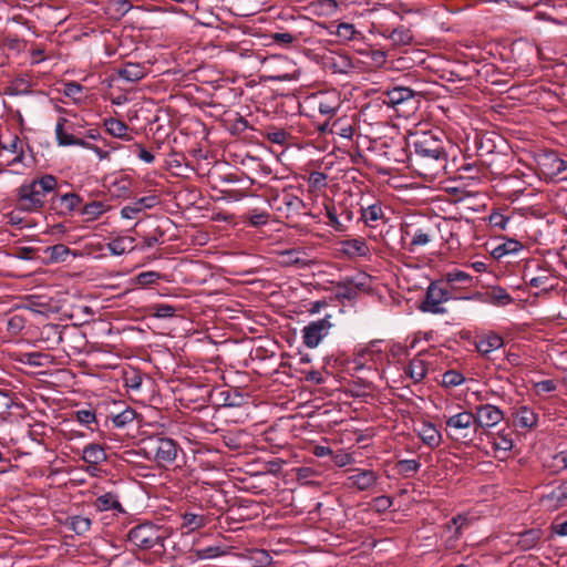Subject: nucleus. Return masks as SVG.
I'll use <instances>...</instances> for the list:
<instances>
[{
	"label": "nucleus",
	"instance_id": "obj_18",
	"mask_svg": "<svg viewBox=\"0 0 567 567\" xmlns=\"http://www.w3.org/2000/svg\"><path fill=\"white\" fill-rule=\"evenodd\" d=\"M395 462V471L399 475L410 477L414 475L421 467V463L415 458H402L401 452L394 451L393 457Z\"/></svg>",
	"mask_w": 567,
	"mask_h": 567
},
{
	"label": "nucleus",
	"instance_id": "obj_24",
	"mask_svg": "<svg viewBox=\"0 0 567 567\" xmlns=\"http://www.w3.org/2000/svg\"><path fill=\"white\" fill-rule=\"evenodd\" d=\"M504 344V341L501 336L496 333H491L488 336L482 337L476 342V349L482 354L487 357L493 351L499 349Z\"/></svg>",
	"mask_w": 567,
	"mask_h": 567
},
{
	"label": "nucleus",
	"instance_id": "obj_21",
	"mask_svg": "<svg viewBox=\"0 0 567 567\" xmlns=\"http://www.w3.org/2000/svg\"><path fill=\"white\" fill-rule=\"evenodd\" d=\"M416 65V60L412 58L408 50L394 51L392 49V74L400 71H408Z\"/></svg>",
	"mask_w": 567,
	"mask_h": 567
},
{
	"label": "nucleus",
	"instance_id": "obj_61",
	"mask_svg": "<svg viewBox=\"0 0 567 567\" xmlns=\"http://www.w3.org/2000/svg\"><path fill=\"white\" fill-rule=\"evenodd\" d=\"M288 133L285 130H275L268 133V140L275 144L282 145L287 142Z\"/></svg>",
	"mask_w": 567,
	"mask_h": 567
},
{
	"label": "nucleus",
	"instance_id": "obj_62",
	"mask_svg": "<svg viewBox=\"0 0 567 567\" xmlns=\"http://www.w3.org/2000/svg\"><path fill=\"white\" fill-rule=\"evenodd\" d=\"M134 147L136 148L137 157L144 163L152 164L155 161L154 155L151 152H148L143 145L134 144Z\"/></svg>",
	"mask_w": 567,
	"mask_h": 567
},
{
	"label": "nucleus",
	"instance_id": "obj_41",
	"mask_svg": "<svg viewBox=\"0 0 567 567\" xmlns=\"http://www.w3.org/2000/svg\"><path fill=\"white\" fill-rule=\"evenodd\" d=\"M183 518L184 525L188 527L190 530H195L203 527L206 520L203 515H197L194 513H185Z\"/></svg>",
	"mask_w": 567,
	"mask_h": 567
},
{
	"label": "nucleus",
	"instance_id": "obj_26",
	"mask_svg": "<svg viewBox=\"0 0 567 567\" xmlns=\"http://www.w3.org/2000/svg\"><path fill=\"white\" fill-rule=\"evenodd\" d=\"M18 361L30 367H45L51 363L52 357L40 351L23 352L20 353Z\"/></svg>",
	"mask_w": 567,
	"mask_h": 567
},
{
	"label": "nucleus",
	"instance_id": "obj_2",
	"mask_svg": "<svg viewBox=\"0 0 567 567\" xmlns=\"http://www.w3.org/2000/svg\"><path fill=\"white\" fill-rule=\"evenodd\" d=\"M414 78L410 72L403 75L392 74V122L403 120L408 123L411 118L415 122V112L419 109V99L415 90L410 85Z\"/></svg>",
	"mask_w": 567,
	"mask_h": 567
},
{
	"label": "nucleus",
	"instance_id": "obj_23",
	"mask_svg": "<svg viewBox=\"0 0 567 567\" xmlns=\"http://www.w3.org/2000/svg\"><path fill=\"white\" fill-rule=\"evenodd\" d=\"M104 126L109 134H111L114 137L124 140V141H131L133 140V136L128 134V125L117 118L109 117L104 120Z\"/></svg>",
	"mask_w": 567,
	"mask_h": 567
},
{
	"label": "nucleus",
	"instance_id": "obj_60",
	"mask_svg": "<svg viewBox=\"0 0 567 567\" xmlns=\"http://www.w3.org/2000/svg\"><path fill=\"white\" fill-rule=\"evenodd\" d=\"M96 416L92 410H79L76 412V420L84 425H89L95 421Z\"/></svg>",
	"mask_w": 567,
	"mask_h": 567
},
{
	"label": "nucleus",
	"instance_id": "obj_56",
	"mask_svg": "<svg viewBox=\"0 0 567 567\" xmlns=\"http://www.w3.org/2000/svg\"><path fill=\"white\" fill-rule=\"evenodd\" d=\"M492 296H493L494 301L497 305L504 306V305H508L509 302H512V297L504 288H501V287L494 288Z\"/></svg>",
	"mask_w": 567,
	"mask_h": 567
},
{
	"label": "nucleus",
	"instance_id": "obj_50",
	"mask_svg": "<svg viewBox=\"0 0 567 567\" xmlns=\"http://www.w3.org/2000/svg\"><path fill=\"white\" fill-rule=\"evenodd\" d=\"M546 159L549 162L548 165L550 166L551 173L555 175L561 174L567 169V162L554 154L548 155Z\"/></svg>",
	"mask_w": 567,
	"mask_h": 567
},
{
	"label": "nucleus",
	"instance_id": "obj_39",
	"mask_svg": "<svg viewBox=\"0 0 567 567\" xmlns=\"http://www.w3.org/2000/svg\"><path fill=\"white\" fill-rule=\"evenodd\" d=\"M393 219L398 220L396 226L400 227V234H401L400 244H401L402 248H405L409 245L408 238L409 237L412 238V236H413V234H412L413 224L405 221L403 219V217H401V216H395ZM394 225L392 224V227Z\"/></svg>",
	"mask_w": 567,
	"mask_h": 567
},
{
	"label": "nucleus",
	"instance_id": "obj_8",
	"mask_svg": "<svg viewBox=\"0 0 567 567\" xmlns=\"http://www.w3.org/2000/svg\"><path fill=\"white\" fill-rule=\"evenodd\" d=\"M331 327L330 316L309 322L301 330L303 344L310 349L318 347L321 340L329 334Z\"/></svg>",
	"mask_w": 567,
	"mask_h": 567
},
{
	"label": "nucleus",
	"instance_id": "obj_45",
	"mask_svg": "<svg viewBox=\"0 0 567 567\" xmlns=\"http://www.w3.org/2000/svg\"><path fill=\"white\" fill-rule=\"evenodd\" d=\"M161 278L162 275L157 271H143L136 276L135 280L137 285L145 287L155 284Z\"/></svg>",
	"mask_w": 567,
	"mask_h": 567
},
{
	"label": "nucleus",
	"instance_id": "obj_54",
	"mask_svg": "<svg viewBox=\"0 0 567 567\" xmlns=\"http://www.w3.org/2000/svg\"><path fill=\"white\" fill-rule=\"evenodd\" d=\"M358 296V288L352 285H343L338 287V297L342 300H354Z\"/></svg>",
	"mask_w": 567,
	"mask_h": 567
},
{
	"label": "nucleus",
	"instance_id": "obj_3",
	"mask_svg": "<svg viewBox=\"0 0 567 567\" xmlns=\"http://www.w3.org/2000/svg\"><path fill=\"white\" fill-rule=\"evenodd\" d=\"M56 187V178L53 175H44L39 179L23 183L18 188L17 207L23 212H35L43 207L47 194Z\"/></svg>",
	"mask_w": 567,
	"mask_h": 567
},
{
	"label": "nucleus",
	"instance_id": "obj_13",
	"mask_svg": "<svg viewBox=\"0 0 567 567\" xmlns=\"http://www.w3.org/2000/svg\"><path fill=\"white\" fill-rule=\"evenodd\" d=\"M542 504L547 511H557L567 506V481L554 487L542 498Z\"/></svg>",
	"mask_w": 567,
	"mask_h": 567
},
{
	"label": "nucleus",
	"instance_id": "obj_44",
	"mask_svg": "<svg viewBox=\"0 0 567 567\" xmlns=\"http://www.w3.org/2000/svg\"><path fill=\"white\" fill-rule=\"evenodd\" d=\"M153 311L154 317L166 319L172 318L175 315L176 308L168 303H156L153 306Z\"/></svg>",
	"mask_w": 567,
	"mask_h": 567
},
{
	"label": "nucleus",
	"instance_id": "obj_22",
	"mask_svg": "<svg viewBox=\"0 0 567 567\" xmlns=\"http://www.w3.org/2000/svg\"><path fill=\"white\" fill-rule=\"evenodd\" d=\"M417 433L422 442L432 449L439 446L441 443L442 435L432 423H422Z\"/></svg>",
	"mask_w": 567,
	"mask_h": 567
},
{
	"label": "nucleus",
	"instance_id": "obj_10",
	"mask_svg": "<svg viewBox=\"0 0 567 567\" xmlns=\"http://www.w3.org/2000/svg\"><path fill=\"white\" fill-rule=\"evenodd\" d=\"M474 417L478 430L493 427L504 419L503 411L496 405L483 404L475 408Z\"/></svg>",
	"mask_w": 567,
	"mask_h": 567
},
{
	"label": "nucleus",
	"instance_id": "obj_25",
	"mask_svg": "<svg viewBox=\"0 0 567 567\" xmlns=\"http://www.w3.org/2000/svg\"><path fill=\"white\" fill-rule=\"evenodd\" d=\"M538 415L529 406H519L515 412V424L519 427L532 429L537 424Z\"/></svg>",
	"mask_w": 567,
	"mask_h": 567
},
{
	"label": "nucleus",
	"instance_id": "obj_64",
	"mask_svg": "<svg viewBox=\"0 0 567 567\" xmlns=\"http://www.w3.org/2000/svg\"><path fill=\"white\" fill-rule=\"evenodd\" d=\"M554 466L557 467L558 471L567 468V450L560 451L553 457Z\"/></svg>",
	"mask_w": 567,
	"mask_h": 567
},
{
	"label": "nucleus",
	"instance_id": "obj_4",
	"mask_svg": "<svg viewBox=\"0 0 567 567\" xmlns=\"http://www.w3.org/2000/svg\"><path fill=\"white\" fill-rule=\"evenodd\" d=\"M143 453L148 461L155 462L158 466L172 465L177 457L179 446L171 437L153 435L143 440Z\"/></svg>",
	"mask_w": 567,
	"mask_h": 567
},
{
	"label": "nucleus",
	"instance_id": "obj_55",
	"mask_svg": "<svg viewBox=\"0 0 567 567\" xmlns=\"http://www.w3.org/2000/svg\"><path fill=\"white\" fill-rule=\"evenodd\" d=\"M83 91V86L78 82H68L64 84L63 93L68 97H72L73 100H78L80 94Z\"/></svg>",
	"mask_w": 567,
	"mask_h": 567
},
{
	"label": "nucleus",
	"instance_id": "obj_49",
	"mask_svg": "<svg viewBox=\"0 0 567 567\" xmlns=\"http://www.w3.org/2000/svg\"><path fill=\"white\" fill-rule=\"evenodd\" d=\"M404 372L410 375L415 382L422 380L425 377V369L422 362L410 363L408 368L404 369Z\"/></svg>",
	"mask_w": 567,
	"mask_h": 567
},
{
	"label": "nucleus",
	"instance_id": "obj_57",
	"mask_svg": "<svg viewBox=\"0 0 567 567\" xmlns=\"http://www.w3.org/2000/svg\"><path fill=\"white\" fill-rule=\"evenodd\" d=\"M35 255V249L33 247H18L16 248L13 256L18 259L22 260H32Z\"/></svg>",
	"mask_w": 567,
	"mask_h": 567
},
{
	"label": "nucleus",
	"instance_id": "obj_28",
	"mask_svg": "<svg viewBox=\"0 0 567 567\" xmlns=\"http://www.w3.org/2000/svg\"><path fill=\"white\" fill-rule=\"evenodd\" d=\"M523 249V244L516 239H507L502 244L497 245L492 250V256L495 259H501L508 255H515Z\"/></svg>",
	"mask_w": 567,
	"mask_h": 567
},
{
	"label": "nucleus",
	"instance_id": "obj_19",
	"mask_svg": "<svg viewBox=\"0 0 567 567\" xmlns=\"http://www.w3.org/2000/svg\"><path fill=\"white\" fill-rule=\"evenodd\" d=\"M117 75L126 82H138L146 75V68L141 63L127 62L117 70Z\"/></svg>",
	"mask_w": 567,
	"mask_h": 567
},
{
	"label": "nucleus",
	"instance_id": "obj_7",
	"mask_svg": "<svg viewBox=\"0 0 567 567\" xmlns=\"http://www.w3.org/2000/svg\"><path fill=\"white\" fill-rule=\"evenodd\" d=\"M451 299V293L447 289L440 287L436 282H431L426 289L425 298L421 301L419 309L422 312L433 315L445 313L446 309L441 306Z\"/></svg>",
	"mask_w": 567,
	"mask_h": 567
},
{
	"label": "nucleus",
	"instance_id": "obj_63",
	"mask_svg": "<svg viewBox=\"0 0 567 567\" xmlns=\"http://www.w3.org/2000/svg\"><path fill=\"white\" fill-rule=\"evenodd\" d=\"M8 223L12 226H17L20 229L30 227V225L24 220V218H22L20 214L17 212H11L8 215Z\"/></svg>",
	"mask_w": 567,
	"mask_h": 567
},
{
	"label": "nucleus",
	"instance_id": "obj_47",
	"mask_svg": "<svg viewBox=\"0 0 567 567\" xmlns=\"http://www.w3.org/2000/svg\"><path fill=\"white\" fill-rule=\"evenodd\" d=\"M281 199L289 210L298 213L301 208L305 207L302 199L293 194H284Z\"/></svg>",
	"mask_w": 567,
	"mask_h": 567
},
{
	"label": "nucleus",
	"instance_id": "obj_14",
	"mask_svg": "<svg viewBox=\"0 0 567 567\" xmlns=\"http://www.w3.org/2000/svg\"><path fill=\"white\" fill-rule=\"evenodd\" d=\"M377 476L370 470H350L347 477V485L360 491L370 488L375 483Z\"/></svg>",
	"mask_w": 567,
	"mask_h": 567
},
{
	"label": "nucleus",
	"instance_id": "obj_48",
	"mask_svg": "<svg viewBox=\"0 0 567 567\" xmlns=\"http://www.w3.org/2000/svg\"><path fill=\"white\" fill-rule=\"evenodd\" d=\"M430 236L421 229H415L413 236L409 241L408 248L412 251L415 246H424L430 243Z\"/></svg>",
	"mask_w": 567,
	"mask_h": 567
},
{
	"label": "nucleus",
	"instance_id": "obj_52",
	"mask_svg": "<svg viewBox=\"0 0 567 567\" xmlns=\"http://www.w3.org/2000/svg\"><path fill=\"white\" fill-rule=\"evenodd\" d=\"M540 274L536 277L529 279L528 285L535 288L543 287L547 284L549 277L551 276V271L549 268L539 267Z\"/></svg>",
	"mask_w": 567,
	"mask_h": 567
},
{
	"label": "nucleus",
	"instance_id": "obj_40",
	"mask_svg": "<svg viewBox=\"0 0 567 567\" xmlns=\"http://www.w3.org/2000/svg\"><path fill=\"white\" fill-rule=\"evenodd\" d=\"M442 382L445 386H457L465 382V378L456 370H449L443 374Z\"/></svg>",
	"mask_w": 567,
	"mask_h": 567
},
{
	"label": "nucleus",
	"instance_id": "obj_29",
	"mask_svg": "<svg viewBox=\"0 0 567 567\" xmlns=\"http://www.w3.org/2000/svg\"><path fill=\"white\" fill-rule=\"evenodd\" d=\"M65 526L81 536L91 529L92 520L87 516L74 515L66 518Z\"/></svg>",
	"mask_w": 567,
	"mask_h": 567
},
{
	"label": "nucleus",
	"instance_id": "obj_1",
	"mask_svg": "<svg viewBox=\"0 0 567 567\" xmlns=\"http://www.w3.org/2000/svg\"><path fill=\"white\" fill-rule=\"evenodd\" d=\"M447 143L446 134L439 127L412 131L408 125L402 126L399 122H392V157L404 168L413 166L411 147L414 148V155L420 158L445 162Z\"/></svg>",
	"mask_w": 567,
	"mask_h": 567
},
{
	"label": "nucleus",
	"instance_id": "obj_6",
	"mask_svg": "<svg viewBox=\"0 0 567 567\" xmlns=\"http://www.w3.org/2000/svg\"><path fill=\"white\" fill-rule=\"evenodd\" d=\"M165 532L152 523H143L130 529L127 539L141 549H152L159 546L164 549Z\"/></svg>",
	"mask_w": 567,
	"mask_h": 567
},
{
	"label": "nucleus",
	"instance_id": "obj_27",
	"mask_svg": "<svg viewBox=\"0 0 567 567\" xmlns=\"http://www.w3.org/2000/svg\"><path fill=\"white\" fill-rule=\"evenodd\" d=\"M411 21L408 24H398L392 29V47L394 45H410L414 39L411 31Z\"/></svg>",
	"mask_w": 567,
	"mask_h": 567
},
{
	"label": "nucleus",
	"instance_id": "obj_59",
	"mask_svg": "<svg viewBox=\"0 0 567 567\" xmlns=\"http://www.w3.org/2000/svg\"><path fill=\"white\" fill-rule=\"evenodd\" d=\"M300 251L296 249H288L281 252V257L284 258L282 262L287 265L300 264L301 259L299 257Z\"/></svg>",
	"mask_w": 567,
	"mask_h": 567
},
{
	"label": "nucleus",
	"instance_id": "obj_51",
	"mask_svg": "<svg viewBox=\"0 0 567 567\" xmlns=\"http://www.w3.org/2000/svg\"><path fill=\"white\" fill-rule=\"evenodd\" d=\"M225 551L219 546H208L197 550V557L199 559H210L224 555Z\"/></svg>",
	"mask_w": 567,
	"mask_h": 567
},
{
	"label": "nucleus",
	"instance_id": "obj_38",
	"mask_svg": "<svg viewBox=\"0 0 567 567\" xmlns=\"http://www.w3.org/2000/svg\"><path fill=\"white\" fill-rule=\"evenodd\" d=\"M331 33H334L341 41H351L358 32L352 23L342 22L337 24L336 30Z\"/></svg>",
	"mask_w": 567,
	"mask_h": 567
},
{
	"label": "nucleus",
	"instance_id": "obj_35",
	"mask_svg": "<svg viewBox=\"0 0 567 567\" xmlns=\"http://www.w3.org/2000/svg\"><path fill=\"white\" fill-rule=\"evenodd\" d=\"M137 413L132 408H126L123 411L112 414V421L115 427L124 429L131 424L136 417Z\"/></svg>",
	"mask_w": 567,
	"mask_h": 567
},
{
	"label": "nucleus",
	"instance_id": "obj_12",
	"mask_svg": "<svg viewBox=\"0 0 567 567\" xmlns=\"http://www.w3.org/2000/svg\"><path fill=\"white\" fill-rule=\"evenodd\" d=\"M326 69L332 73L348 74L354 69L351 58L347 53L330 52L323 58Z\"/></svg>",
	"mask_w": 567,
	"mask_h": 567
},
{
	"label": "nucleus",
	"instance_id": "obj_34",
	"mask_svg": "<svg viewBox=\"0 0 567 567\" xmlns=\"http://www.w3.org/2000/svg\"><path fill=\"white\" fill-rule=\"evenodd\" d=\"M134 238L133 237H118L111 240L107 244V249L114 256H121L128 250L134 248Z\"/></svg>",
	"mask_w": 567,
	"mask_h": 567
},
{
	"label": "nucleus",
	"instance_id": "obj_30",
	"mask_svg": "<svg viewBox=\"0 0 567 567\" xmlns=\"http://www.w3.org/2000/svg\"><path fill=\"white\" fill-rule=\"evenodd\" d=\"M445 281L450 285L461 288L471 287L473 277L463 270L452 269L444 275Z\"/></svg>",
	"mask_w": 567,
	"mask_h": 567
},
{
	"label": "nucleus",
	"instance_id": "obj_11",
	"mask_svg": "<svg viewBox=\"0 0 567 567\" xmlns=\"http://www.w3.org/2000/svg\"><path fill=\"white\" fill-rule=\"evenodd\" d=\"M383 340H373L367 346H359L354 349V354L360 363L364 364L368 360L375 363L388 360V354L381 348Z\"/></svg>",
	"mask_w": 567,
	"mask_h": 567
},
{
	"label": "nucleus",
	"instance_id": "obj_53",
	"mask_svg": "<svg viewBox=\"0 0 567 567\" xmlns=\"http://www.w3.org/2000/svg\"><path fill=\"white\" fill-rule=\"evenodd\" d=\"M220 394L224 396L223 405L229 408L239 406L244 399L238 392L223 391Z\"/></svg>",
	"mask_w": 567,
	"mask_h": 567
},
{
	"label": "nucleus",
	"instance_id": "obj_20",
	"mask_svg": "<svg viewBox=\"0 0 567 567\" xmlns=\"http://www.w3.org/2000/svg\"><path fill=\"white\" fill-rule=\"evenodd\" d=\"M69 121L65 117H59L55 124V137L59 146H72L75 135L73 132V124L68 125Z\"/></svg>",
	"mask_w": 567,
	"mask_h": 567
},
{
	"label": "nucleus",
	"instance_id": "obj_15",
	"mask_svg": "<svg viewBox=\"0 0 567 567\" xmlns=\"http://www.w3.org/2000/svg\"><path fill=\"white\" fill-rule=\"evenodd\" d=\"M93 506L97 512L113 511L118 514L125 513V509L120 502L118 495L114 492H107L97 496L93 503Z\"/></svg>",
	"mask_w": 567,
	"mask_h": 567
},
{
	"label": "nucleus",
	"instance_id": "obj_37",
	"mask_svg": "<svg viewBox=\"0 0 567 567\" xmlns=\"http://www.w3.org/2000/svg\"><path fill=\"white\" fill-rule=\"evenodd\" d=\"M124 385L132 391H140L142 385V374L138 370L130 369L123 375Z\"/></svg>",
	"mask_w": 567,
	"mask_h": 567
},
{
	"label": "nucleus",
	"instance_id": "obj_5",
	"mask_svg": "<svg viewBox=\"0 0 567 567\" xmlns=\"http://www.w3.org/2000/svg\"><path fill=\"white\" fill-rule=\"evenodd\" d=\"M446 432L450 439L464 444L474 441L478 433L474 413L462 411L446 419Z\"/></svg>",
	"mask_w": 567,
	"mask_h": 567
},
{
	"label": "nucleus",
	"instance_id": "obj_17",
	"mask_svg": "<svg viewBox=\"0 0 567 567\" xmlns=\"http://www.w3.org/2000/svg\"><path fill=\"white\" fill-rule=\"evenodd\" d=\"M107 458L106 452L102 445L90 443L83 447L82 460L91 466H97Z\"/></svg>",
	"mask_w": 567,
	"mask_h": 567
},
{
	"label": "nucleus",
	"instance_id": "obj_32",
	"mask_svg": "<svg viewBox=\"0 0 567 567\" xmlns=\"http://www.w3.org/2000/svg\"><path fill=\"white\" fill-rule=\"evenodd\" d=\"M110 209V205L102 200H93L85 204L81 209V215L86 216L87 220L97 219Z\"/></svg>",
	"mask_w": 567,
	"mask_h": 567
},
{
	"label": "nucleus",
	"instance_id": "obj_46",
	"mask_svg": "<svg viewBox=\"0 0 567 567\" xmlns=\"http://www.w3.org/2000/svg\"><path fill=\"white\" fill-rule=\"evenodd\" d=\"M25 327V320L22 316L14 315L7 321V330L11 334L20 333Z\"/></svg>",
	"mask_w": 567,
	"mask_h": 567
},
{
	"label": "nucleus",
	"instance_id": "obj_33",
	"mask_svg": "<svg viewBox=\"0 0 567 567\" xmlns=\"http://www.w3.org/2000/svg\"><path fill=\"white\" fill-rule=\"evenodd\" d=\"M45 252L48 255L49 262H51V264L64 262L66 260L68 256H70L72 254L71 249L63 244H58V245L48 247L45 249ZM73 256H76V254L73 252Z\"/></svg>",
	"mask_w": 567,
	"mask_h": 567
},
{
	"label": "nucleus",
	"instance_id": "obj_43",
	"mask_svg": "<svg viewBox=\"0 0 567 567\" xmlns=\"http://www.w3.org/2000/svg\"><path fill=\"white\" fill-rule=\"evenodd\" d=\"M270 38L276 44L284 48H288L297 41V37L290 32H275Z\"/></svg>",
	"mask_w": 567,
	"mask_h": 567
},
{
	"label": "nucleus",
	"instance_id": "obj_58",
	"mask_svg": "<svg viewBox=\"0 0 567 567\" xmlns=\"http://www.w3.org/2000/svg\"><path fill=\"white\" fill-rule=\"evenodd\" d=\"M13 404L11 395L4 391H0V416H4Z\"/></svg>",
	"mask_w": 567,
	"mask_h": 567
},
{
	"label": "nucleus",
	"instance_id": "obj_9",
	"mask_svg": "<svg viewBox=\"0 0 567 567\" xmlns=\"http://www.w3.org/2000/svg\"><path fill=\"white\" fill-rule=\"evenodd\" d=\"M361 218L371 228L370 238L375 241L380 238L384 241L385 245H388L385 236L383 235V230H380L378 234L374 233L380 224L385 226L386 219L382 206L379 203H374L365 208H362Z\"/></svg>",
	"mask_w": 567,
	"mask_h": 567
},
{
	"label": "nucleus",
	"instance_id": "obj_16",
	"mask_svg": "<svg viewBox=\"0 0 567 567\" xmlns=\"http://www.w3.org/2000/svg\"><path fill=\"white\" fill-rule=\"evenodd\" d=\"M543 536L540 528L526 529L517 535L516 545L520 550L527 551L536 548Z\"/></svg>",
	"mask_w": 567,
	"mask_h": 567
},
{
	"label": "nucleus",
	"instance_id": "obj_42",
	"mask_svg": "<svg viewBox=\"0 0 567 567\" xmlns=\"http://www.w3.org/2000/svg\"><path fill=\"white\" fill-rule=\"evenodd\" d=\"M82 203V198L75 193H68L61 197V206L68 212H73Z\"/></svg>",
	"mask_w": 567,
	"mask_h": 567
},
{
	"label": "nucleus",
	"instance_id": "obj_31",
	"mask_svg": "<svg viewBox=\"0 0 567 567\" xmlns=\"http://www.w3.org/2000/svg\"><path fill=\"white\" fill-rule=\"evenodd\" d=\"M0 146L2 150H6L10 153L17 154V156L11 161V165L17 163H22L24 158V151L22 147V142L20 137L16 134L10 135V140L8 143L1 142Z\"/></svg>",
	"mask_w": 567,
	"mask_h": 567
},
{
	"label": "nucleus",
	"instance_id": "obj_36",
	"mask_svg": "<svg viewBox=\"0 0 567 567\" xmlns=\"http://www.w3.org/2000/svg\"><path fill=\"white\" fill-rule=\"evenodd\" d=\"M343 250L349 256H364L368 247L362 239H348L343 243Z\"/></svg>",
	"mask_w": 567,
	"mask_h": 567
}]
</instances>
